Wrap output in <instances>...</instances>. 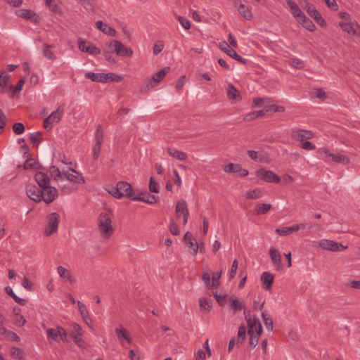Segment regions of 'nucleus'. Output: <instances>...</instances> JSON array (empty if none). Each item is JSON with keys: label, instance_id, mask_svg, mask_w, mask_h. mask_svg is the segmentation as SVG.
Masks as SVG:
<instances>
[{"label": "nucleus", "instance_id": "obj_36", "mask_svg": "<svg viewBox=\"0 0 360 360\" xmlns=\"http://www.w3.org/2000/svg\"><path fill=\"white\" fill-rule=\"evenodd\" d=\"M57 271L59 276L63 279L68 281L70 283L75 282V278L70 275V271L65 267L60 266L57 268Z\"/></svg>", "mask_w": 360, "mask_h": 360}, {"label": "nucleus", "instance_id": "obj_32", "mask_svg": "<svg viewBox=\"0 0 360 360\" xmlns=\"http://www.w3.org/2000/svg\"><path fill=\"white\" fill-rule=\"evenodd\" d=\"M184 241L186 245L191 250H193L195 245L197 244L196 239L193 237L192 233L190 231H187L184 236Z\"/></svg>", "mask_w": 360, "mask_h": 360}, {"label": "nucleus", "instance_id": "obj_20", "mask_svg": "<svg viewBox=\"0 0 360 360\" xmlns=\"http://www.w3.org/2000/svg\"><path fill=\"white\" fill-rule=\"evenodd\" d=\"M27 195L33 201L39 202L42 200V195L41 193V188H37L35 186H29L27 188Z\"/></svg>", "mask_w": 360, "mask_h": 360}, {"label": "nucleus", "instance_id": "obj_4", "mask_svg": "<svg viewBox=\"0 0 360 360\" xmlns=\"http://www.w3.org/2000/svg\"><path fill=\"white\" fill-rule=\"evenodd\" d=\"M169 70V67H165L156 72L149 80H148L146 85L141 88V92H146L150 88L156 86L160 83V82H161L165 78Z\"/></svg>", "mask_w": 360, "mask_h": 360}, {"label": "nucleus", "instance_id": "obj_24", "mask_svg": "<svg viewBox=\"0 0 360 360\" xmlns=\"http://www.w3.org/2000/svg\"><path fill=\"white\" fill-rule=\"evenodd\" d=\"M274 276L272 274L265 271L262 274L261 281L264 285V288L266 290L271 289Z\"/></svg>", "mask_w": 360, "mask_h": 360}, {"label": "nucleus", "instance_id": "obj_56", "mask_svg": "<svg viewBox=\"0 0 360 360\" xmlns=\"http://www.w3.org/2000/svg\"><path fill=\"white\" fill-rule=\"evenodd\" d=\"M270 103L269 98H255L253 99V107H262L264 104Z\"/></svg>", "mask_w": 360, "mask_h": 360}, {"label": "nucleus", "instance_id": "obj_47", "mask_svg": "<svg viewBox=\"0 0 360 360\" xmlns=\"http://www.w3.org/2000/svg\"><path fill=\"white\" fill-rule=\"evenodd\" d=\"M262 318L263 319V322L266 328L272 331L274 328V322L271 317H269L266 311H263L262 313Z\"/></svg>", "mask_w": 360, "mask_h": 360}, {"label": "nucleus", "instance_id": "obj_62", "mask_svg": "<svg viewBox=\"0 0 360 360\" xmlns=\"http://www.w3.org/2000/svg\"><path fill=\"white\" fill-rule=\"evenodd\" d=\"M221 271H220L217 274H215L212 276V281L211 282V285H210V288H212L214 289V288H217L218 287V285L220 283L219 279L221 278Z\"/></svg>", "mask_w": 360, "mask_h": 360}, {"label": "nucleus", "instance_id": "obj_16", "mask_svg": "<svg viewBox=\"0 0 360 360\" xmlns=\"http://www.w3.org/2000/svg\"><path fill=\"white\" fill-rule=\"evenodd\" d=\"M245 319L248 322V333H262V325L257 317L254 316L253 318H248V316L245 315Z\"/></svg>", "mask_w": 360, "mask_h": 360}, {"label": "nucleus", "instance_id": "obj_27", "mask_svg": "<svg viewBox=\"0 0 360 360\" xmlns=\"http://www.w3.org/2000/svg\"><path fill=\"white\" fill-rule=\"evenodd\" d=\"M96 27L102 32L109 36L114 37L116 34V30L115 29L112 28L101 20L96 22Z\"/></svg>", "mask_w": 360, "mask_h": 360}, {"label": "nucleus", "instance_id": "obj_64", "mask_svg": "<svg viewBox=\"0 0 360 360\" xmlns=\"http://www.w3.org/2000/svg\"><path fill=\"white\" fill-rule=\"evenodd\" d=\"M164 48V43L162 41H157L153 48V53L154 55L159 54Z\"/></svg>", "mask_w": 360, "mask_h": 360}, {"label": "nucleus", "instance_id": "obj_55", "mask_svg": "<svg viewBox=\"0 0 360 360\" xmlns=\"http://www.w3.org/2000/svg\"><path fill=\"white\" fill-rule=\"evenodd\" d=\"M46 4L52 12L59 14L61 13V10L58 4H56L55 0H46Z\"/></svg>", "mask_w": 360, "mask_h": 360}, {"label": "nucleus", "instance_id": "obj_15", "mask_svg": "<svg viewBox=\"0 0 360 360\" xmlns=\"http://www.w3.org/2000/svg\"><path fill=\"white\" fill-rule=\"evenodd\" d=\"M319 247L324 250H330V251H340L341 250H345L347 248V246H344L341 243H336L333 240H321L319 243Z\"/></svg>", "mask_w": 360, "mask_h": 360}, {"label": "nucleus", "instance_id": "obj_61", "mask_svg": "<svg viewBox=\"0 0 360 360\" xmlns=\"http://www.w3.org/2000/svg\"><path fill=\"white\" fill-rule=\"evenodd\" d=\"M198 250H200L201 253L205 252V243L203 241H200V243L197 242L195 248L193 250H191L190 252L192 255L195 256L197 255Z\"/></svg>", "mask_w": 360, "mask_h": 360}, {"label": "nucleus", "instance_id": "obj_43", "mask_svg": "<svg viewBox=\"0 0 360 360\" xmlns=\"http://www.w3.org/2000/svg\"><path fill=\"white\" fill-rule=\"evenodd\" d=\"M78 309L80 313V315L82 316V319L85 321V322L89 324L88 320H90V318L89 316V312L86 307V306L81 302L80 301L77 302Z\"/></svg>", "mask_w": 360, "mask_h": 360}, {"label": "nucleus", "instance_id": "obj_5", "mask_svg": "<svg viewBox=\"0 0 360 360\" xmlns=\"http://www.w3.org/2000/svg\"><path fill=\"white\" fill-rule=\"evenodd\" d=\"M47 225L44 230V234L50 236L58 231L60 222V215L56 212H52L46 217Z\"/></svg>", "mask_w": 360, "mask_h": 360}, {"label": "nucleus", "instance_id": "obj_22", "mask_svg": "<svg viewBox=\"0 0 360 360\" xmlns=\"http://www.w3.org/2000/svg\"><path fill=\"white\" fill-rule=\"evenodd\" d=\"M248 154L254 161H259L263 163L270 162L269 157L263 153H259L257 151L250 150L248 151Z\"/></svg>", "mask_w": 360, "mask_h": 360}, {"label": "nucleus", "instance_id": "obj_8", "mask_svg": "<svg viewBox=\"0 0 360 360\" xmlns=\"http://www.w3.org/2000/svg\"><path fill=\"white\" fill-rule=\"evenodd\" d=\"M306 227H308V229L311 228V224H304V223H300L294 224L292 226L289 227H283L276 229V232L279 236H288L290 235L292 233L299 231L300 229H305Z\"/></svg>", "mask_w": 360, "mask_h": 360}, {"label": "nucleus", "instance_id": "obj_50", "mask_svg": "<svg viewBox=\"0 0 360 360\" xmlns=\"http://www.w3.org/2000/svg\"><path fill=\"white\" fill-rule=\"evenodd\" d=\"M229 56L231 57L232 58L235 59L236 60L241 63L243 65L247 64V60L245 58H242L240 56H239L235 50H233L232 48L229 50V51L226 53Z\"/></svg>", "mask_w": 360, "mask_h": 360}, {"label": "nucleus", "instance_id": "obj_28", "mask_svg": "<svg viewBox=\"0 0 360 360\" xmlns=\"http://www.w3.org/2000/svg\"><path fill=\"white\" fill-rule=\"evenodd\" d=\"M0 334L8 340L15 342L20 341V338L15 333L8 330L3 326H0Z\"/></svg>", "mask_w": 360, "mask_h": 360}, {"label": "nucleus", "instance_id": "obj_53", "mask_svg": "<svg viewBox=\"0 0 360 360\" xmlns=\"http://www.w3.org/2000/svg\"><path fill=\"white\" fill-rule=\"evenodd\" d=\"M10 77L8 73L1 72L0 74V87H6L10 82Z\"/></svg>", "mask_w": 360, "mask_h": 360}, {"label": "nucleus", "instance_id": "obj_30", "mask_svg": "<svg viewBox=\"0 0 360 360\" xmlns=\"http://www.w3.org/2000/svg\"><path fill=\"white\" fill-rule=\"evenodd\" d=\"M227 97L229 100H233L235 101H239L241 100L240 92L231 84L228 86Z\"/></svg>", "mask_w": 360, "mask_h": 360}, {"label": "nucleus", "instance_id": "obj_33", "mask_svg": "<svg viewBox=\"0 0 360 360\" xmlns=\"http://www.w3.org/2000/svg\"><path fill=\"white\" fill-rule=\"evenodd\" d=\"M287 4L291 9L293 16L298 20L304 15V13L293 1L287 0Z\"/></svg>", "mask_w": 360, "mask_h": 360}, {"label": "nucleus", "instance_id": "obj_31", "mask_svg": "<svg viewBox=\"0 0 360 360\" xmlns=\"http://www.w3.org/2000/svg\"><path fill=\"white\" fill-rule=\"evenodd\" d=\"M18 15L22 18L32 20L34 22L38 21L37 15L34 11L29 9L19 11Z\"/></svg>", "mask_w": 360, "mask_h": 360}, {"label": "nucleus", "instance_id": "obj_21", "mask_svg": "<svg viewBox=\"0 0 360 360\" xmlns=\"http://www.w3.org/2000/svg\"><path fill=\"white\" fill-rule=\"evenodd\" d=\"M115 49H114V52L120 56L123 57H131L133 55V51L127 46H125L121 41L115 42Z\"/></svg>", "mask_w": 360, "mask_h": 360}, {"label": "nucleus", "instance_id": "obj_12", "mask_svg": "<svg viewBox=\"0 0 360 360\" xmlns=\"http://www.w3.org/2000/svg\"><path fill=\"white\" fill-rule=\"evenodd\" d=\"M41 195L43 197L42 200L46 204L52 202L57 196V189L51 185L46 186L41 188Z\"/></svg>", "mask_w": 360, "mask_h": 360}, {"label": "nucleus", "instance_id": "obj_7", "mask_svg": "<svg viewBox=\"0 0 360 360\" xmlns=\"http://www.w3.org/2000/svg\"><path fill=\"white\" fill-rule=\"evenodd\" d=\"M256 174L262 180L269 183H278L281 178L274 172L264 169H259L256 172Z\"/></svg>", "mask_w": 360, "mask_h": 360}, {"label": "nucleus", "instance_id": "obj_35", "mask_svg": "<svg viewBox=\"0 0 360 360\" xmlns=\"http://www.w3.org/2000/svg\"><path fill=\"white\" fill-rule=\"evenodd\" d=\"M304 28L313 32L315 30V25L312 21L308 18L304 14L297 20Z\"/></svg>", "mask_w": 360, "mask_h": 360}, {"label": "nucleus", "instance_id": "obj_25", "mask_svg": "<svg viewBox=\"0 0 360 360\" xmlns=\"http://www.w3.org/2000/svg\"><path fill=\"white\" fill-rule=\"evenodd\" d=\"M34 179L39 186V188H42L50 185V179L47 174L44 172H38L34 176Z\"/></svg>", "mask_w": 360, "mask_h": 360}, {"label": "nucleus", "instance_id": "obj_60", "mask_svg": "<svg viewBox=\"0 0 360 360\" xmlns=\"http://www.w3.org/2000/svg\"><path fill=\"white\" fill-rule=\"evenodd\" d=\"M41 132L32 133L29 136V139L32 143L38 145L41 142Z\"/></svg>", "mask_w": 360, "mask_h": 360}, {"label": "nucleus", "instance_id": "obj_6", "mask_svg": "<svg viewBox=\"0 0 360 360\" xmlns=\"http://www.w3.org/2000/svg\"><path fill=\"white\" fill-rule=\"evenodd\" d=\"M63 114V109L61 107H58L56 111L53 112L44 120V129L50 131L52 129V123L58 122L61 120Z\"/></svg>", "mask_w": 360, "mask_h": 360}, {"label": "nucleus", "instance_id": "obj_52", "mask_svg": "<svg viewBox=\"0 0 360 360\" xmlns=\"http://www.w3.org/2000/svg\"><path fill=\"white\" fill-rule=\"evenodd\" d=\"M240 164L229 163L223 166V170L226 173H236Z\"/></svg>", "mask_w": 360, "mask_h": 360}, {"label": "nucleus", "instance_id": "obj_63", "mask_svg": "<svg viewBox=\"0 0 360 360\" xmlns=\"http://www.w3.org/2000/svg\"><path fill=\"white\" fill-rule=\"evenodd\" d=\"M13 131L18 135L21 134L25 131V126L21 122H16L13 125Z\"/></svg>", "mask_w": 360, "mask_h": 360}, {"label": "nucleus", "instance_id": "obj_51", "mask_svg": "<svg viewBox=\"0 0 360 360\" xmlns=\"http://www.w3.org/2000/svg\"><path fill=\"white\" fill-rule=\"evenodd\" d=\"M51 176L56 181L62 178L63 172H61L58 167L51 165L49 169Z\"/></svg>", "mask_w": 360, "mask_h": 360}, {"label": "nucleus", "instance_id": "obj_59", "mask_svg": "<svg viewBox=\"0 0 360 360\" xmlns=\"http://www.w3.org/2000/svg\"><path fill=\"white\" fill-rule=\"evenodd\" d=\"M290 65L297 69H302L304 66V61L296 58L290 60Z\"/></svg>", "mask_w": 360, "mask_h": 360}, {"label": "nucleus", "instance_id": "obj_18", "mask_svg": "<svg viewBox=\"0 0 360 360\" xmlns=\"http://www.w3.org/2000/svg\"><path fill=\"white\" fill-rule=\"evenodd\" d=\"M305 10L308 14L314 19V20L320 25L324 26L326 25L323 18H322L320 13L316 9V8L310 4H307L305 6Z\"/></svg>", "mask_w": 360, "mask_h": 360}, {"label": "nucleus", "instance_id": "obj_57", "mask_svg": "<svg viewBox=\"0 0 360 360\" xmlns=\"http://www.w3.org/2000/svg\"><path fill=\"white\" fill-rule=\"evenodd\" d=\"M25 82V79L24 78H22L19 80V82H18V84L15 86H13V85H9V86H8L9 89L12 90L13 93L14 94L19 93L22 90Z\"/></svg>", "mask_w": 360, "mask_h": 360}, {"label": "nucleus", "instance_id": "obj_39", "mask_svg": "<svg viewBox=\"0 0 360 360\" xmlns=\"http://www.w3.org/2000/svg\"><path fill=\"white\" fill-rule=\"evenodd\" d=\"M51 48H53V45L44 43L42 53L46 58L54 60H56V56L54 54V53L51 50Z\"/></svg>", "mask_w": 360, "mask_h": 360}, {"label": "nucleus", "instance_id": "obj_29", "mask_svg": "<svg viewBox=\"0 0 360 360\" xmlns=\"http://www.w3.org/2000/svg\"><path fill=\"white\" fill-rule=\"evenodd\" d=\"M158 197L148 193H141L140 195L132 198V200L143 201L148 204H154L158 201Z\"/></svg>", "mask_w": 360, "mask_h": 360}, {"label": "nucleus", "instance_id": "obj_37", "mask_svg": "<svg viewBox=\"0 0 360 360\" xmlns=\"http://www.w3.org/2000/svg\"><path fill=\"white\" fill-rule=\"evenodd\" d=\"M176 213L177 216H179L180 214L187 215L189 213L186 202L184 200L177 201L176 205Z\"/></svg>", "mask_w": 360, "mask_h": 360}, {"label": "nucleus", "instance_id": "obj_3", "mask_svg": "<svg viewBox=\"0 0 360 360\" xmlns=\"http://www.w3.org/2000/svg\"><path fill=\"white\" fill-rule=\"evenodd\" d=\"M47 340L50 344L53 342H60V341L68 342V334L65 330L60 326H56V328L46 329Z\"/></svg>", "mask_w": 360, "mask_h": 360}, {"label": "nucleus", "instance_id": "obj_44", "mask_svg": "<svg viewBox=\"0 0 360 360\" xmlns=\"http://www.w3.org/2000/svg\"><path fill=\"white\" fill-rule=\"evenodd\" d=\"M271 208V205L269 203H261L257 205L255 211L257 214H264L267 213Z\"/></svg>", "mask_w": 360, "mask_h": 360}, {"label": "nucleus", "instance_id": "obj_45", "mask_svg": "<svg viewBox=\"0 0 360 360\" xmlns=\"http://www.w3.org/2000/svg\"><path fill=\"white\" fill-rule=\"evenodd\" d=\"M264 115L265 112L264 110L253 111L246 114L244 117V120L249 122L258 117H262Z\"/></svg>", "mask_w": 360, "mask_h": 360}, {"label": "nucleus", "instance_id": "obj_9", "mask_svg": "<svg viewBox=\"0 0 360 360\" xmlns=\"http://www.w3.org/2000/svg\"><path fill=\"white\" fill-rule=\"evenodd\" d=\"M78 48L82 52L88 53L91 55L96 56L101 53V50L95 46L92 43L87 42L79 38L78 39Z\"/></svg>", "mask_w": 360, "mask_h": 360}, {"label": "nucleus", "instance_id": "obj_34", "mask_svg": "<svg viewBox=\"0 0 360 360\" xmlns=\"http://www.w3.org/2000/svg\"><path fill=\"white\" fill-rule=\"evenodd\" d=\"M229 302L231 309L233 314L236 313L238 311H240L242 309L244 308L243 302L234 297H229Z\"/></svg>", "mask_w": 360, "mask_h": 360}, {"label": "nucleus", "instance_id": "obj_17", "mask_svg": "<svg viewBox=\"0 0 360 360\" xmlns=\"http://www.w3.org/2000/svg\"><path fill=\"white\" fill-rule=\"evenodd\" d=\"M319 153H323L326 155V157L331 158L332 160L334 161L336 163H341L343 165H347L349 163V159L345 155L342 153H337L333 154L330 153L327 149L326 148H321L319 149Z\"/></svg>", "mask_w": 360, "mask_h": 360}, {"label": "nucleus", "instance_id": "obj_48", "mask_svg": "<svg viewBox=\"0 0 360 360\" xmlns=\"http://www.w3.org/2000/svg\"><path fill=\"white\" fill-rule=\"evenodd\" d=\"M15 307L13 308V312L15 316L14 324L18 327H22L26 323L27 321L23 316L20 315L19 313H15Z\"/></svg>", "mask_w": 360, "mask_h": 360}, {"label": "nucleus", "instance_id": "obj_58", "mask_svg": "<svg viewBox=\"0 0 360 360\" xmlns=\"http://www.w3.org/2000/svg\"><path fill=\"white\" fill-rule=\"evenodd\" d=\"M149 191L151 193H158L160 191L159 184L155 181L153 177L150 178Z\"/></svg>", "mask_w": 360, "mask_h": 360}, {"label": "nucleus", "instance_id": "obj_23", "mask_svg": "<svg viewBox=\"0 0 360 360\" xmlns=\"http://www.w3.org/2000/svg\"><path fill=\"white\" fill-rule=\"evenodd\" d=\"M115 331L121 344H122V339L125 340L129 344L132 343V340L127 330L123 327H120L115 328Z\"/></svg>", "mask_w": 360, "mask_h": 360}, {"label": "nucleus", "instance_id": "obj_38", "mask_svg": "<svg viewBox=\"0 0 360 360\" xmlns=\"http://www.w3.org/2000/svg\"><path fill=\"white\" fill-rule=\"evenodd\" d=\"M167 153L173 158L179 160H185L187 158V154L183 151L172 149L171 148H167Z\"/></svg>", "mask_w": 360, "mask_h": 360}, {"label": "nucleus", "instance_id": "obj_19", "mask_svg": "<svg viewBox=\"0 0 360 360\" xmlns=\"http://www.w3.org/2000/svg\"><path fill=\"white\" fill-rule=\"evenodd\" d=\"M269 255L276 270L282 271L283 269V266L280 252L275 248L271 247L269 249Z\"/></svg>", "mask_w": 360, "mask_h": 360}, {"label": "nucleus", "instance_id": "obj_11", "mask_svg": "<svg viewBox=\"0 0 360 360\" xmlns=\"http://www.w3.org/2000/svg\"><path fill=\"white\" fill-rule=\"evenodd\" d=\"M63 174L66 179L72 183L82 184L85 183V180L82 174L73 168H69L67 171H63Z\"/></svg>", "mask_w": 360, "mask_h": 360}, {"label": "nucleus", "instance_id": "obj_40", "mask_svg": "<svg viewBox=\"0 0 360 360\" xmlns=\"http://www.w3.org/2000/svg\"><path fill=\"white\" fill-rule=\"evenodd\" d=\"M123 80V77L113 72L104 73V83L115 82H120Z\"/></svg>", "mask_w": 360, "mask_h": 360}, {"label": "nucleus", "instance_id": "obj_49", "mask_svg": "<svg viewBox=\"0 0 360 360\" xmlns=\"http://www.w3.org/2000/svg\"><path fill=\"white\" fill-rule=\"evenodd\" d=\"M199 306L201 310L210 311L212 309V301L202 297L199 300Z\"/></svg>", "mask_w": 360, "mask_h": 360}, {"label": "nucleus", "instance_id": "obj_10", "mask_svg": "<svg viewBox=\"0 0 360 360\" xmlns=\"http://www.w3.org/2000/svg\"><path fill=\"white\" fill-rule=\"evenodd\" d=\"M339 26L343 31L350 35L354 36L360 34V26L355 21L340 22Z\"/></svg>", "mask_w": 360, "mask_h": 360}, {"label": "nucleus", "instance_id": "obj_14", "mask_svg": "<svg viewBox=\"0 0 360 360\" xmlns=\"http://www.w3.org/2000/svg\"><path fill=\"white\" fill-rule=\"evenodd\" d=\"M95 140L96 143L94 147V159H97L99 156L101 150V145L103 143V131L102 130L101 126L98 125L95 134Z\"/></svg>", "mask_w": 360, "mask_h": 360}, {"label": "nucleus", "instance_id": "obj_54", "mask_svg": "<svg viewBox=\"0 0 360 360\" xmlns=\"http://www.w3.org/2000/svg\"><path fill=\"white\" fill-rule=\"evenodd\" d=\"M261 196L262 191L259 188H255L246 193V198L248 199H257L261 198Z\"/></svg>", "mask_w": 360, "mask_h": 360}, {"label": "nucleus", "instance_id": "obj_42", "mask_svg": "<svg viewBox=\"0 0 360 360\" xmlns=\"http://www.w3.org/2000/svg\"><path fill=\"white\" fill-rule=\"evenodd\" d=\"M5 291L8 295L11 296L13 299L21 306H25L27 303V300L25 299H22L18 297L13 292V289L10 286H7L5 288Z\"/></svg>", "mask_w": 360, "mask_h": 360}, {"label": "nucleus", "instance_id": "obj_41", "mask_svg": "<svg viewBox=\"0 0 360 360\" xmlns=\"http://www.w3.org/2000/svg\"><path fill=\"white\" fill-rule=\"evenodd\" d=\"M85 77L93 82L104 83V73L87 72Z\"/></svg>", "mask_w": 360, "mask_h": 360}, {"label": "nucleus", "instance_id": "obj_2", "mask_svg": "<svg viewBox=\"0 0 360 360\" xmlns=\"http://www.w3.org/2000/svg\"><path fill=\"white\" fill-rule=\"evenodd\" d=\"M108 191L113 197L118 199L122 197H127L132 200V198H136V196L133 195L131 185L127 181L118 182L115 187L111 188V189Z\"/></svg>", "mask_w": 360, "mask_h": 360}, {"label": "nucleus", "instance_id": "obj_46", "mask_svg": "<svg viewBox=\"0 0 360 360\" xmlns=\"http://www.w3.org/2000/svg\"><path fill=\"white\" fill-rule=\"evenodd\" d=\"M11 354L12 356L15 359L22 360L25 358L24 351L20 347H11Z\"/></svg>", "mask_w": 360, "mask_h": 360}, {"label": "nucleus", "instance_id": "obj_1", "mask_svg": "<svg viewBox=\"0 0 360 360\" xmlns=\"http://www.w3.org/2000/svg\"><path fill=\"white\" fill-rule=\"evenodd\" d=\"M98 229L103 238H109L114 233L110 216L107 213H101L98 218Z\"/></svg>", "mask_w": 360, "mask_h": 360}, {"label": "nucleus", "instance_id": "obj_13", "mask_svg": "<svg viewBox=\"0 0 360 360\" xmlns=\"http://www.w3.org/2000/svg\"><path fill=\"white\" fill-rule=\"evenodd\" d=\"M314 136V134L312 131L302 129L295 130L291 133V138L295 141H300V143L306 140L311 139Z\"/></svg>", "mask_w": 360, "mask_h": 360}, {"label": "nucleus", "instance_id": "obj_26", "mask_svg": "<svg viewBox=\"0 0 360 360\" xmlns=\"http://www.w3.org/2000/svg\"><path fill=\"white\" fill-rule=\"evenodd\" d=\"M235 6L237 7V10L238 13L243 16L245 19L250 20L252 18V15L249 9V8L242 3L237 4L234 3Z\"/></svg>", "mask_w": 360, "mask_h": 360}]
</instances>
